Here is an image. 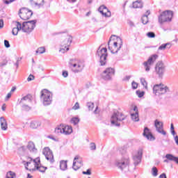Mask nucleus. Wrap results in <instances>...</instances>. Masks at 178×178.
I'll return each instance as SVG.
<instances>
[{"label": "nucleus", "mask_w": 178, "mask_h": 178, "mask_svg": "<svg viewBox=\"0 0 178 178\" xmlns=\"http://www.w3.org/2000/svg\"><path fill=\"white\" fill-rule=\"evenodd\" d=\"M17 25L16 27L13 29L12 33L13 35H17L19 31L22 30L24 33H27L30 34L34 29H35V24L37 23V20H31L24 22L22 24L19 22H16Z\"/></svg>", "instance_id": "nucleus-1"}, {"label": "nucleus", "mask_w": 178, "mask_h": 178, "mask_svg": "<svg viewBox=\"0 0 178 178\" xmlns=\"http://www.w3.org/2000/svg\"><path fill=\"white\" fill-rule=\"evenodd\" d=\"M108 45L111 54H118L120 51V48L123 46V41L120 37L113 35L109 39Z\"/></svg>", "instance_id": "nucleus-2"}, {"label": "nucleus", "mask_w": 178, "mask_h": 178, "mask_svg": "<svg viewBox=\"0 0 178 178\" xmlns=\"http://www.w3.org/2000/svg\"><path fill=\"white\" fill-rule=\"evenodd\" d=\"M168 92H170V89H169V87L162 83L156 84L153 86V94H154L156 97L165 95V94H168Z\"/></svg>", "instance_id": "nucleus-3"}, {"label": "nucleus", "mask_w": 178, "mask_h": 178, "mask_svg": "<svg viewBox=\"0 0 178 178\" xmlns=\"http://www.w3.org/2000/svg\"><path fill=\"white\" fill-rule=\"evenodd\" d=\"M123 120H126V115L118 111H114L111 118V124L119 127L120 123L118 122H123Z\"/></svg>", "instance_id": "nucleus-4"}, {"label": "nucleus", "mask_w": 178, "mask_h": 178, "mask_svg": "<svg viewBox=\"0 0 178 178\" xmlns=\"http://www.w3.org/2000/svg\"><path fill=\"white\" fill-rule=\"evenodd\" d=\"M97 56L99 58V62L101 66H105L106 65V58H108V49L106 47H99L97 51Z\"/></svg>", "instance_id": "nucleus-5"}, {"label": "nucleus", "mask_w": 178, "mask_h": 178, "mask_svg": "<svg viewBox=\"0 0 178 178\" xmlns=\"http://www.w3.org/2000/svg\"><path fill=\"white\" fill-rule=\"evenodd\" d=\"M129 165L130 160L129 159V157H124L115 161V166L118 168V169H120V170L122 171L124 170L127 172V170H129Z\"/></svg>", "instance_id": "nucleus-6"}, {"label": "nucleus", "mask_w": 178, "mask_h": 178, "mask_svg": "<svg viewBox=\"0 0 178 178\" xmlns=\"http://www.w3.org/2000/svg\"><path fill=\"white\" fill-rule=\"evenodd\" d=\"M40 99L42 101L44 106H48V105H51V104H52V96H51V92L47 90H43L41 91Z\"/></svg>", "instance_id": "nucleus-7"}, {"label": "nucleus", "mask_w": 178, "mask_h": 178, "mask_svg": "<svg viewBox=\"0 0 178 178\" xmlns=\"http://www.w3.org/2000/svg\"><path fill=\"white\" fill-rule=\"evenodd\" d=\"M173 17V11L165 10L159 16V22L162 24L165 22H172Z\"/></svg>", "instance_id": "nucleus-8"}, {"label": "nucleus", "mask_w": 178, "mask_h": 178, "mask_svg": "<svg viewBox=\"0 0 178 178\" xmlns=\"http://www.w3.org/2000/svg\"><path fill=\"white\" fill-rule=\"evenodd\" d=\"M73 38L71 35H67V38L62 42L60 44L59 52H61V54L67 52V51H69V47H70Z\"/></svg>", "instance_id": "nucleus-9"}, {"label": "nucleus", "mask_w": 178, "mask_h": 178, "mask_svg": "<svg viewBox=\"0 0 178 178\" xmlns=\"http://www.w3.org/2000/svg\"><path fill=\"white\" fill-rule=\"evenodd\" d=\"M165 72H166V65H165V63L163 61L157 62L155 66L156 74H157L160 79H162L163 74H165Z\"/></svg>", "instance_id": "nucleus-10"}, {"label": "nucleus", "mask_w": 178, "mask_h": 178, "mask_svg": "<svg viewBox=\"0 0 178 178\" xmlns=\"http://www.w3.org/2000/svg\"><path fill=\"white\" fill-rule=\"evenodd\" d=\"M159 58V56L157 54H153L152 55L147 61H145L143 63L144 69L145 70V72H149L151 70V66L155 63V60Z\"/></svg>", "instance_id": "nucleus-11"}, {"label": "nucleus", "mask_w": 178, "mask_h": 178, "mask_svg": "<svg viewBox=\"0 0 178 178\" xmlns=\"http://www.w3.org/2000/svg\"><path fill=\"white\" fill-rule=\"evenodd\" d=\"M113 76H115V68L111 67L106 68V70L101 74L102 79L106 81L111 80Z\"/></svg>", "instance_id": "nucleus-12"}, {"label": "nucleus", "mask_w": 178, "mask_h": 178, "mask_svg": "<svg viewBox=\"0 0 178 178\" xmlns=\"http://www.w3.org/2000/svg\"><path fill=\"white\" fill-rule=\"evenodd\" d=\"M33 16V11L26 8H22L19 10V17L22 20H29Z\"/></svg>", "instance_id": "nucleus-13"}, {"label": "nucleus", "mask_w": 178, "mask_h": 178, "mask_svg": "<svg viewBox=\"0 0 178 178\" xmlns=\"http://www.w3.org/2000/svg\"><path fill=\"white\" fill-rule=\"evenodd\" d=\"M42 154L50 163H54L55 162V159H54V154L49 147H44L42 150Z\"/></svg>", "instance_id": "nucleus-14"}, {"label": "nucleus", "mask_w": 178, "mask_h": 178, "mask_svg": "<svg viewBox=\"0 0 178 178\" xmlns=\"http://www.w3.org/2000/svg\"><path fill=\"white\" fill-rule=\"evenodd\" d=\"M154 126L158 133L163 134V136H166V131L163 130V123H162V122H159L158 120H156L154 121Z\"/></svg>", "instance_id": "nucleus-15"}, {"label": "nucleus", "mask_w": 178, "mask_h": 178, "mask_svg": "<svg viewBox=\"0 0 178 178\" xmlns=\"http://www.w3.org/2000/svg\"><path fill=\"white\" fill-rule=\"evenodd\" d=\"M98 10L102 15V16H104V17H111V16H112L111 10H109V9H108L105 5L101 6Z\"/></svg>", "instance_id": "nucleus-16"}, {"label": "nucleus", "mask_w": 178, "mask_h": 178, "mask_svg": "<svg viewBox=\"0 0 178 178\" xmlns=\"http://www.w3.org/2000/svg\"><path fill=\"white\" fill-rule=\"evenodd\" d=\"M143 158V149H139L136 154H135L133 157L134 164L135 166H137L138 163L141 162V159Z\"/></svg>", "instance_id": "nucleus-17"}, {"label": "nucleus", "mask_w": 178, "mask_h": 178, "mask_svg": "<svg viewBox=\"0 0 178 178\" xmlns=\"http://www.w3.org/2000/svg\"><path fill=\"white\" fill-rule=\"evenodd\" d=\"M79 159V156H76L74 159V162L72 165V169L74 170H79L83 166V161L81 160L77 161Z\"/></svg>", "instance_id": "nucleus-18"}, {"label": "nucleus", "mask_w": 178, "mask_h": 178, "mask_svg": "<svg viewBox=\"0 0 178 178\" xmlns=\"http://www.w3.org/2000/svg\"><path fill=\"white\" fill-rule=\"evenodd\" d=\"M30 2L31 6L38 8V9H40V8H42V6H44V0H31Z\"/></svg>", "instance_id": "nucleus-19"}, {"label": "nucleus", "mask_w": 178, "mask_h": 178, "mask_svg": "<svg viewBox=\"0 0 178 178\" xmlns=\"http://www.w3.org/2000/svg\"><path fill=\"white\" fill-rule=\"evenodd\" d=\"M143 136L147 138V140H155V138H154V136H152V134L149 132V129L148 127H145L143 131Z\"/></svg>", "instance_id": "nucleus-20"}, {"label": "nucleus", "mask_w": 178, "mask_h": 178, "mask_svg": "<svg viewBox=\"0 0 178 178\" xmlns=\"http://www.w3.org/2000/svg\"><path fill=\"white\" fill-rule=\"evenodd\" d=\"M73 133V128L72 126L65 125L63 126V134L65 136H69Z\"/></svg>", "instance_id": "nucleus-21"}, {"label": "nucleus", "mask_w": 178, "mask_h": 178, "mask_svg": "<svg viewBox=\"0 0 178 178\" xmlns=\"http://www.w3.org/2000/svg\"><path fill=\"white\" fill-rule=\"evenodd\" d=\"M33 97L31 95H27L22 98L20 101V104H31Z\"/></svg>", "instance_id": "nucleus-22"}, {"label": "nucleus", "mask_w": 178, "mask_h": 178, "mask_svg": "<svg viewBox=\"0 0 178 178\" xmlns=\"http://www.w3.org/2000/svg\"><path fill=\"white\" fill-rule=\"evenodd\" d=\"M27 148L30 152H33V154L37 153V148H35V145H34V143L29 142L28 143Z\"/></svg>", "instance_id": "nucleus-23"}, {"label": "nucleus", "mask_w": 178, "mask_h": 178, "mask_svg": "<svg viewBox=\"0 0 178 178\" xmlns=\"http://www.w3.org/2000/svg\"><path fill=\"white\" fill-rule=\"evenodd\" d=\"M1 122V130H7L8 129V124L6 123V120L3 117L0 118Z\"/></svg>", "instance_id": "nucleus-24"}, {"label": "nucleus", "mask_w": 178, "mask_h": 178, "mask_svg": "<svg viewBox=\"0 0 178 178\" xmlns=\"http://www.w3.org/2000/svg\"><path fill=\"white\" fill-rule=\"evenodd\" d=\"M165 158L166 159H168V161H173L174 162H175V163H177L178 165V157L173 156V154H167L165 155Z\"/></svg>", "instance_id": "nucleus-25"}, {"label": "nucleus", "mask_w": 178, "mask_h": 178, "mask_svg": "<svg viewBox=\"0 0 178 178\" xmlns=\"http://www.w3.org/2000/svg\"><path fill=\"white\" fill-rule=\"evenodd\" d=\"M72 66L73 67H76V69L74 70L75 73H79V72H81V70H83V69L84 68L81 63H74L72 64Z\"/></svg>", "instance_id": "nucleus-26"}, {"label": "nucleus", "mask_w": 178, "mask_h": 178, "mask_svg": "<svg viewBox=\"0 0 178 178\" xmlns=\"http://www.w3.org/2000/svg\"><path fill=\"white\" fill-rule=\"evenodd\" d=\"M41 126V122L40 121H32L30 124L31 129H38Z\"/></svg>", "instance_id": "nucleus-27"}, {"label": "nucleus", "mask_w": 178, "mask_h": 178, "mask_svg": "<svg viewBox=\"0 0 178 178\" xmlns=\"http://www.w3.org/2000/svg\"><path fill=\"white\" fill-rule=\"evenodd\" d=\"M132 8H134V9L141 8H143V3L138 1H134L133 2Z\"/></svg>", "instance_id": "nucleus-28"}, {"label": "nucleus", "mask_w": 178, "mask_h": 178, "mask_svg": "<svg viewBox=\"0 0 178 178\" xmlns=\"http://www.w3.org/2000/svg\"><path fill=\"white\" fill-rule=\"evenodd\" d=\"M60 169L61 170H66L67 169V161H60Z\"/></svg>", "instance_id": "nucleus-29"}, {"label": "nucleus", "mask_w": 178, "mask_h": 178, "mask_svg": "<svg viewBox=\"0 0 178 178\" xmlns=\"http://www.w3.org/2000/svg\"><path fill=\"white\" fill-rule=\"evenodd\" d=\"M166 47L167 48L170 49L172 45H170V43L163 44L159 47V51H163L166 49Z\"/></svg>", "instance_id": "nucleus-30"}, {"label": "nucleus", "mask_w": 178, "mask_h": 178, "mask_svg": "<svg viewBox=\"0 0 178 178\" xmlns=\"http://www.w3.org/2000/svg\"><path fill=\"white\" fill-rule=\"evenodd\" d=\"M27 161V162L23 161V163L24 164L25 168L29 170V165L31 163L33 159L31 157H28Z\"/></svg>", "instance_id": "nucleus-31"}, {"label": "nucleus", "mask_w": 178, "mask_h": 178, "mask_svg": "<svg viewBox=\"0 0 178 178\" xmlns=\"http://www.w3.org/2000/svg\"><path fill=\"white\" fill-rule=\"evenodd\" d=\"M131 118L134 122H138V120H140V118H138V113H131Z\"/></svg>", "instance_id": "nucleus-32"}, {"label": "nucleus", "mask_w": 178, "mask_h": 178, "mask_svg": "<svg viewBox=\"0 0 178 178\" xmlns=\"http://www.w3.org/2000/svg\"><path fill=\"white\" fill-rule=\"evenodd\" d=\"M55 133L56 134H63V126L60 125V127H56Z\"/></svg>", "instance_id": "nucleus-33"}, {"label": "nucleus", "mask_w": 178, "mask_h": 178, "mask_svg": "<svg viewBox=\"0 0 178 178\" xmlns=\"http://www.w3.org/2000/svg\"><path fill=\"white\" fill-rule=\"evenodd\" d=\"M36 170H39V172H41L42 173H44V172H45V170H47V167H44L42 165H37L35 167Z\"/></svg>", "instance_id": "nucleus-34"}, {"label": "nucleus", "mask_w": 178, "mask_h": 178, "mask_svg": "<svg viewBox=\"0 0 178 178\" xmlns=\"http://www.w3.org/2000/svg\"><path fill=\"white\" fill-rule=\"evenodd\" d=\"M16 177V173L12 171H9L7 172L6 178H15Z\"/></svg>", "instance_id": "nucleus-35"}, {"label": "nucleus", "mask_w": 178, "mask_h": 178, "mask_svg": "<svg viewBox=\"0 0 178 178\" xmlns=\"http://www.w3.org/2000/svg\"><path fill=\"white\" fill-rule=\"evenodd\" d=\"M79 122H80V119L77 117L72 118L71 120V123L76 126V124H79Z\"/></svg>", "instance_id": "nucleus-36"}, {"label": "nucleus", "mask_w": 178, "mask_h": 178, "mask_svg": "<svg viewBox=\"0 0 178 178\" xmlns=\"http://www.w3.org/2000/svg\"><path fill=\"white\" fill-rule=\"evenodd\" d=\"M45 54V47H40L36 50V54Z\"/></svg>", "instance_id": "nucleus-37"}, {"label": "nucleus", "mask_w": 178, "mask_h": 178, "mask_svg": "<svg viewBox=\"0 0 178 178\" xmlns=\"http://www.w3.org/2000/svg\"><path fill=\"white\" fill-rule=\"evenodd\" d=\"M152 175L154 177H156L158 176V168L156 167H153L152 169Z\"/></svg>", "instance_id": "nucleus-38"}, {"label": "nucleus", "mask_w": 178, "mask_h": 178, "mask_svg": "<svg viewBox=\"0 0 178 178\" xmlns=\"http://www.w3.org/2000/svg\"><path fill=\"white\" fill-rule=\"evenodd\" d=\"M142 23L143 24H147V23H148V15H144L142 17Z\"/></svg>", "instance_id": "nucleus-39"}, {"label": "nucleus", "mask_w": 178, "mask_h": 178, "mask_svg": "<svg viewBox=\"0 0 178 178\" xmlns=\"http://www.w3.org/2000/svg\"><path fill=\"white\" fill-rule=\"evenodd\" d=\"M22 109L23 111H26V112H29V111L31 110V107L29 106L28 104H22Z\"/></svg>", "instance_id": "nucleus-40"}, {"label": "nucleus", "mask_w": 178, "mask_h": 178, "mask_svg": "<svg viewBox=\"0 0 178 178\" xmlns=\"http://www.w3.org/2000/svg\"><path fill=\"white\" fill-rule=\"evenodd\" d=\"M86 106L88 107V108L89 109V111H92V109H94V103L92 102H88L86 104Z\"/></svg>", "instance_id": "nucleus-41"}, {"label": "nucleus", "mask_w": 178, "mask_h": 178, "mask_svg": "<svg viewBox=\"0 0 178 178\" xmlns=\"http://www.w3.org/2000/svg\"><path fill=\"white\" fill-rule=\"evenodd\" d=\"M145 94V92H144V91H140V90L136 91V95H138V98H143Z\"/></svg>", "instance_id": "nucleus-42"}, {"label": "nucleus", "mask_w": 178, "mask_h": 178, "mask_svg": "<svg viewBox=\"0 0 178 178\" xmlns=\"http://www.w3.org/2000/svg\"><path fill=\"white\" fill-rule=\"evenodd\" d=\"M140 82H141L142 86H143V87H145V88H148L147 81H145V79L144 78L140 79Z\"/></svg>", "instance_id": "nucleus-43"}, {"label": "nucleus", "mask_w": 178, "mask_h": 178, "mask_svg": "<svg viewBox=\"0 0 178 178\" xmlns=\"http://www.w3.org/2000/svg\"><path fill=\"white\" fill-rule=\"evenodd\" d=\"M147 36L149 38H155V33H154V32H148L147 33Z\"/></svg>", "instance_id": "nucleus-44"}, {"label": "nucleus", "mask_w": 178, "mask_h": 178, "mask_svg": "<svg viewBox=\"0 0 178 178\" xmlns=\"http://www.w3.org/2000/svg\"><path fill=\"white\" fill-rule=\"evenodd\" d=\"M40 158H36L35 159H33V163H34V165L35 167V166H38V165H40Z\"/></svg>", "instance_id": "nucleus-45"}, {"label": "nucleus", "mask_w": 178, "mask_h": 178, "mask_svg": "<svg viewBox=\"0 0 178 178\" xmlns=\"http://www.w3.org/2000/svg\"><path fill=\"white\" fill-rule=\"evenodd\" d=\"M131 86L133 90H136V88L138 87V84L137 83H136V81H132L131 83Z\"/></svg>", "instance_id": "nucleus-46"}, {"label": "nucleus", "mask_w": 178, "mask_h": 178, "mask_svg": "<svg viewBox=\"0 0 178 178\" xmlns=\"http://www.w3.org/2000/svg\"><path fill=\"white\" fill-rule=\"evenodd\" d=\"M82 174L83 175H87L88 176H90V175H91V170L88 169L86 171H83Z\"/></svg>", "instance_id": "nucleus-47"}, {"label": "nucleus", "mask_w": 178, "mask_h": 178, "mask_svg": "<svg viewBox=\"0 0 178 178\" xmlns=\"http://www.w3.org/2000/svg\"><path fill=\"white\" fill-rule=\"evenodd\" d=\"M90 147L92 151L97 149V146H95V143H90Z\"/></svg>", "instance_id": "nucleus-48"}, {"label": "nucleus", "mask_w": 178, "mask_h": 178, "mask_svg": "<svg viewBox=\"0 0 178 178\" xmlns=\"http://www.w3.org/2000/svg\"><path fill=\"white\" fill-rule=\"evenodd\" d=\"M80 108V105L79 104V102H76L74 106L72 107V109H74V111H77V109Z\"/></svg>", "instance_id": "nucleus-49"}, {"label": "nucleus", "mask_w": 178, "mask_h": 178, "mask_svg": "<svg viewBox=\"0 0 178 178\" xmlns=\"http://www.w3.org/2000/svg\"><path fill=\"white\" fill-rule=\"evenodd\" d=\"M34 79H35L34 75L30 74L27 78V81H33Z\"/></svg>", "instance_id": "nucleus-50"}, {"label": "nucleus", "mask_w": 178, "mask_h": 178, "mask_svg": "<svg viewBox=\"0 0 178 178\" xmlns=\"http://www.w3.org/2000/svg\"><path fill=\"white\" fill-rule=\"evenodd\" d=\"M4 45L6 48H10V44L9 43V41L6 40H4Z\"/></svg>", "instance_id": "nucleus-51"}, {"label": "nucleus", "mask_w": 178, "mask_h": 178, "mask_svg": "<svg viewBox=\"0 0 178 178\" xmlns=\"http://www.w3.org/2000/svg\"><path fill=\"white\" fill-rule=\"evenodd\" d=\"M20 60H22V58H17V61L15 63H14V66H16V68L17 69V67H19V62H20Z\"/></svg>", "instance_id": "nucleus-52"}, {"label": "nucleus", "mask_w": 178, "mask_h": 178, "mask_svg": "<svg viewBox=\"0 0 178 178\" xmlns=\"http://www.w3.org/2000/svg\"><path fill=\"white\" fill-rule=\"evenodd\" d=\"M15 0H3L4 3L6 5H9V3H12Z\"/></svg>", "instance_id": "nucleus-53"}, {"label": "nucleus", "mask_w": 178, "mask_h": 178, "mask_svg": "<svg viewBox=\"0 0 178 178\" xmlns=\"http://www.w3.org/2000/svg\"><path fill=\"white\" fill-rule=\"evenodd\" d=\"M131 76H126L122 79L123 81H129L130 80Z\"/></svg>", "instance_id": "nucleus-54"}, {"label": "nucleus", "mask_w": 178, "mask_h": 178, "mask_svg": "<svg viewBox=\"0 0 178 178\" xmlns=\"http://www.w3.org/2000/svg\"><path fill=\"white\" fill-rule=\"evenodd\" d=\"M63 76L66 78L67 77V76H69V73L67 72V71H63Z\"/></svg>", "instance_id": "nucleus-55"}, {"label": "nucleus", "mask_w": 178, "mask_h": 178, "mask_svg": "<svg viewBox=\"0 0 178 178\" xmlns=\"http://www.w3.org/2000/svg\"><path fill=\"white\" fill-rule=\"evenodd\" d=\"M0 29H3V19H0Z\"/></svg>", "instance_id": "nucleus-56"}, {"label": "nucleus", "mask_w": 178, "mask_h": 178, "mask_svg": "<svg viewBox=\"0 0 178 178\" xmlns=\"http://www.w3.org/2000/svg\"><path fill=\"white\" fill-rule=\"evenodd\" d=\"M10 97H12V93L8 92L7 96L6 97V101H8V99H9V98H10Z\"/></svg>", "instance_id": "nucleus-57"}, {"label": "nucleus", "mask_w": 178, "mask_h": 178, "mask_svg": "<svg viewBox=\"0 0 178 178\" xmlns=\"http://www.w3.org/2000/svg\"><path fill=\"white\" fill-rule=\"evenodd\" d=\"M134 111L135 113H138V107H137V106H135L134 107Z\"/></svg>", "instance_id": "nucleus-58"}, {"label": "nucleus", "mask_w": 178, "mask_h": 178, "mask_svg": "<svg viewBox=\"0 0 178 178\" xmlns=\"http://www.w3.org/2000/svg\"><path fill=\"white\" fill-rule=\"evenodd\" d=\"M2 111H6V104H3V106H1Z\"/></svg>", "instance_id": "nucleus-59"}, {"label": "nucleus", "mask_w": 178, "mask_h": 178, "mask_svg": "<svg viewBox=\"0 0 178 178\" xmlns=\"http://www.w3.org/2000/svg\"><path fill=\"white\" fill-rule=\"evenodd\" d=\"M175 131V126L173 125V123L170 124V131Z\"/></svg>", "instance_id": "nucleus-60"}, {"label": "nucleus", "mask_w": 178, "mask_h": 178, "mask_svg": "<svg viewBox=\"0 0 178 178\" xmlns=\"http://www.w3.org/2000/svg\"><path fill=\"white\" fill-rule=\"evenodd\" d=\"M159 177H160V178H168V177H166V174H165V173L161 174V175L159 176Z\"/></svg>", "instance_id": "nucleus-61"}, {"label": "nucleus", "mask_w": 178, "mask_h": 178, "mask_svg": "<svg viewBox=\"0 0 178 178\" xmlns=\"http://www.w3.org/2000/svg\"><path fill=\"white\" fill-rule=\"evenodd\" d=\"M171 134L173 136V137H176V131H171Z\"/></svg>", "instance_id": "nucleus-62"}, {"label": "nucleus", "mask_w": 178, "mask_h": 178, "mask_svg": "<svg viewBox=\"0 0 178 178\" xmlns=\"http://www.w3.org/2000/svg\"><path fill=\"white\" fill-rule=\"evenodd\" d=\"M14 91H16V88L15 87H13L10 92H14Z\"/></svg>", "instance_id": "nucleus-63"}, {"label": "nucleus", "mask_w": 178, "mask_h": 178, "mask_svg": "<svg viewBox=\"0 0 178 178\" xmlns=\"http://www.w3.org/2000/svg\"><path fill=\"white\" fill-rule=\"evenodd\" d=\"M26 178H33V176H31V175H30V174H28Z\"/></svg>", "instance_id": "nucleus-64"}]
</instances>
